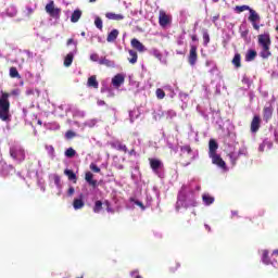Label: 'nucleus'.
<instances>
[{
  "label": "nucleus",
  "instance_id": "nucleus-2",
  "mask_svg": "<svg viewBox=\"0 0 278 278\" xmlns=\"http://www.w3.org/2000/svg\"><path fill=\"white\" fill-rule=\"evenodd\" d=\"M12 114H10V93L1 91L0 96V121L10 123Z\"/></svg>",
  "mask_w": 278,
  "mask_h": 278
},
{
  "label": "nucleus",
  "instance_id": "nucleus-16",
  "mask_svg": "<svg viewBox=\"0 0 278 278\" xmlns=\"http://www.w3.org/2000/svg\"><path fill=\"white\" fill-rule=\"evenodd\" d=\"M105 17L109 18V21H123L125 18V15L108 12L105 13Z\"/></svg>",
  "mask_w": 278,
  "mask_h": 278
},
{
  "label": "nucleus",
  "instance_id": "nucleus-13",
  "mask_svg": "<svg viewBox=\"0 0 278 278\" xmlns=\"http://www.w3.org/2000/svg\"><path fill=\"white\" fill-rule=\"evenodd\" d=\"M112 84H113V86H115L116 88H121V86H123V84H125V76H123L122 74H116V75L112 78Z\"/></svg>",
  "mask_w": 278,
  "mask_h": 278
},
{
  "label": "nucleus",
  "instance_id": "nucleus-28",
  "mask_svg": "<svg viewBox=\"0 0 278 278\" xmlns=\"http://www.w3.org/2000/svg\"><path fill=\"white\" fill-rule=\"evenodd\" d=\"M202 201L206 205H212V203H214V197L210 195V193H204L202 195Z\"/></svg>",
  "mask_w": 278,
  "mask_h": 278
},
{
  "label": "nucleus",
  "instance_id": "nucleus-15",
  "mask_svg": "<svg viewBox=\"0 0 278 278\" xmlns=\"http://www.w3.org/2000/svg\"><path fill=\"white\" fill-rule=\"evenodd\" d=\"M216 151H218V142H216L214 139H211L208 141V155L217 154Z\"/></svg>",
  "mask_w": 278,
  "mask_h": 278
},
{
  "label": "nucleus",
  "instance_id": "nucleus-45",
  "mask_svg": "<svg viewBox=\"0 0 278 278\" xmlns=\"http://www.w3.org/2000/svg\"><path fill=\"white\" fill-rule=\"evenodd\" d=\"M31 14H34V9L27 7L26 11H25V15L28 16V18H29V16H31Z\"/></svg>",
  "mask_w": 278,
  "mask_h": 278
},
{
  "label": "nucleus",
  "instance_id": "nucleus-42",
  "mask_svg": "<svg viewBox=\"0 0 278 278\" xmlns=\"http://www.w3.org/2000/svg\"><path fill=\"white\" fill-rule=\"evenodd\" d=\"M75 136H77V134H75L73 130H67L65 134V138H67V140L75 138Z\"/></svg>",
  "mask_w": 278,
  "mask_h": 278
},
{
  "label": "nucleus",
  "instance_id": "nucleus-54",
  "mask_svg": "<svg viewBox=\"0 0 278 278\" xmlns=\"http://www.w3.org/2000/svg\"><path fill=\"white\" fill-rule=\"evenodd\" d=\"M231 214H232V217L238 216V211H232Z\"/></svg>",
  "mask_w": 278,
  "mask_h": 278
},
{
  "label": "nucleus",
  "instance_id": "nucleus-39",
  "mask_svg": "<svg viewBox=\"0 0 278 278\" xmlns=\"http://www.w3.org/2000/svg\"><path fill=\"white\" fill-rule=\"evenodd\" d=\"M180 151L190 155V153H192V148L190 146H182L180 147Z\"/></svg>",
  "mask_w": 278,
  "mask_h": 278
},
{
  "label": "nucleus",
  "instance_id": "nucleus-20",
  "mask_svg": "<svg viewBox=\"0 0 278 278\" xmlns=\"http://www.w3.org/2000/svg\"><path fill=\"white\" fill-rule=\"evenodd\" d=\"M84 194H80L79 199H74L73 201V207L74 210H81L84 207Z\"/></svg>",
  "mask_w": 278,
  "mask_h": 278
},
{
  "label": "nucleus",
  "instance_id": "nucleus-55",
  "mask_svg": "<svg viewBox=\"0 0 278 278\" xmlns=\"http://www.w3.org/2000/svg\"><path fill=\"white\" fill-rule=\"evenodd\" d=\"M124 168H125V166L118 165V170H123Z\"/></svg>",
  "mask_w": 278,
  "mask_h": 278
},
{
  "label": "nucleus",
  "instance_id": "nucleus-18",
  "mask_svg": "<svg viewBox=\"0 0 278 278\" xmlns=\"http://www.w3.org/2000/svg\"><path fill=\"white\" fill-rule=\"evenodd\" d=\"M118 29L114 28L112 31L108 34L106 41L108 42H116V38H118Z\"/></svg>",
  "mask_w": 278,
  "mask_h": 278
},
{
  "label": "nucleus",
  "instance_id": "nucleus-8",
  "mask_svg": "<svg viewBox=\"0 0 278 278\" xmlns=\"http://www.w3.org/2000/svg\"><path fill=\"white\" fill-rule=\"evenodd\" d=\"M199 58V54L197 53V46H191L188 56V62L190 66H194L197 64V60Z\"/></svg>",
  "mask_w": 278,
  "mask_h": 278
},
{
  "label": "nucleus",
  "instance_id": "nucleus-35",
  "mask_svg": "<svg viewBox=\"0 0 278 278\" xmlns=\"http://www.w3.org/2000/svg\"><path fill=\"white\" fill-rule=\"evenodd\" d=\"M94 25L97 29H100V31H103V20H101V17L97 16L94 18Z\"/></svg>",
  "mask_w": 278,
  "mask_h": 278
},
{
  "label": "nucleus",
  "instance_id": "nucleus-59",
  "mask_svg": "<svg viewBox=\"0 0 278 278\" xmlns=\"http://www.w3.org/2000/svg\"><path fill=\"white\" fill-rule=\"evenodd\" d=\"M205 228H206L208 231H210V229H211L208 225H205Z\"/></svg>",
  "mask_w": 278,
  "mask_h": 278
},
{
  "label": "nucleus",
  "instance_id": "nucleus-57",
  "mask_svg": "<svg viewBox=\"0 0 278 278\" xmlns=\"http://www.w3.org/2000/svg\"><path fill=\"white\" fill-rule=\"evenodd\" d=\"M192 206H193V207L197 206V202H195V201L192 202Z\"/></svg>",
  "mask_w": 278,
  "mask_h": 278
},
{
  "label": "nucleus",
  "instance_id": "nucleus-40",
  "mask_svg": "<svg viewBox=\"0 0 278 278\" xmlns=\"http://www.w3.org/2000/svg\"><path fill=\"white\" fill-rule=\"evenodd\" d=\"M89 168H90V170H92V173H101V168L99 166H97V164H94V163H91L89 165Z\"/></svg>",
  "mask_w": 278,
  "mask_h": 278
},
{
  "label": "nucleus",
  "instance_id": "nucleus-24",
  "mask_svg": "<svg viewBox=\"0 0 278 278\" xmlns=\"http://www.w3.org/2000/svg\"><path fill=\"white\" fill-rule=\"evenodd\" d=\"M79 18H81V10L77 9L72 13L71 22L78 23Z\"/></svg>",
  "mask_w": 278,
  "mask_h": 278
},
{
  "label": "nucleus",
  "instance_id": "nucleus-6",
  "mask_svg": "<svg viewBox=\"0 0 278 278\" xmlns=\"http://www.w3.org/2000/svg\"><path fill=\"white\" fill-rule=\"evenodd\" d=\"M46 12L53 18H58V16H60V9H55V4L53 1H50L46 5Z\"/></svg>",
  "mask_w": 278,
  "mask_h": 278
},
{
  "label": "nucleus",
  "instance_id": "nucleus-23",
  "mask_svg": "<svg viewBox=\"0 0 278 278\" xmlns=\"http://www.w3.org/2000/svg\"><path fill=\"white\" fill-rule=\"evenodd\" d=\"M75 55L73 54V52H70L65 58H64V66L66 68H68L72 64H73V60H74Z\"/></svg>",
  "mask_w": 278,
  "mask_h": 278
},
{
  "label": "nucleus",
  "instance_id": "nucleus-14",
  "mask_svg": "<svg viewBox=\"0 0 278 278\" xmlns=\"http://www.w3.org/2000/svg\"><path fill=\"white\" fill-rule=\"evenodd\" d=\"M100 66H106V68H114L116 66V63L108 58H101L99 60Z\"/></svg>",
  "mask_w": 278,
  "mask_h": 278
},
{
  "label": "nucleus",
  "instance_id": "nucleus-32",
  "mask_svg": "<svg viewBox=\"0 0 278 278\" xmlns=\"http://www.w3.org/2000/svg\"><path fill=\"white\" fill-rule=\"evenodd\" d=\"M181 264H179V262H172L169 264V273H177V270H179Z\"/></svg>",
  "mask_w": 278,
  "mask_h": 278
},
{
  "label": "nucleus",
  "instance_id": "nucleus-56",
  "mask_svg": "<svg viewBox=\"0 0 278 278\" xmlns=\"http://www.w3.org/2000/svg\"><path fill=\"white\" fill-rule=\"evenodd\" d=\"M274 255H278V250H274Z\"/></svg>",
  "mask_w": 278,
  "mask_h": 278
},
{
  "label": "nucleus",
  "instance_id": "nucleus-25",
  "mask_svg": "<svg viewBox=\"0 0 278 278\" xmlns=\"http://www.w3.org/2000/svg\"><path fill=\"white\" fill-rule=\"evenodd\" d=\"M249 21L250 23H257V21H260V14H257L253 9H250Z\"/></svg>",
  "mask_w": 278,
  "mask_h": 278
},
{
  "label": "nucleus",
  "instance_id": "nucleus-12",
  "mask_svg": "<svg viewBox=\"0 0 278 278\" xmlns=\"http://www.w3.org/2000/svg\"><path fill=\"white\" fill-rule=\"evenodd\" d=\"M85 181L91 186V188H97L98 181L94 180V174L91 172H86L85 174Z\"/></svg>",
  "mask_w": 278,
  "mask_h": 278
},
{
  "label": "nucleus",
  "instance_id": "nucleus-7",
  "mask_svg": "<svg viewBox=\"0 0 278 278\" xmlns=\"http://www.w3.org/2000/svg\"><path fill=\"white\" fill-rule=\"evenodd\" d=\"M210 157L212 159V162L213 164H215V166H218L224 170L227 168V163H225V161L223 160V157L219 156V154H211Z\"/></svg>",
  "mask_w": 278,
  "mask_h": 278
},
{
  "label": "nucleus",
  "instance_id": "nucleus-21",
  "mask_svg": "<svg viewBox=\"0 0 278 278\" xmlns=\"http://www.w3.org/2000/svg\"><path fill=\"white\" fill-rule=\"evenodd\" d=\"M64 175H66L70 181L77 184V175L75 174V172H73V169H65Z\"/></svg>",
  "mask_w": 278,
  "mask_h": 278
},
{
  "label": "nucleus",
  "instance_id": "nucleus-43",
  "mask_svg": "<svg viewBox=\"0 0 278 278\" xmlns=\"http://www.w3.org/2000/svg\"><path fill=\"white\" fill-rule=\"evenodd\" d=\"M135 203V205H138V207H141V210H146L144 204L141 201L134 200V198L130 199Z\"/></svg>",
  "mask_w": 278,
  "mask_h": 278
},
{
  "label": "nucleus",
  "instance_id": "nucleus-60",
  "mask_svg": "<svg viewBox=\"0 0 278 278\" xmlns=\"http://www.w3.org/2000/svg\"><path fill=\"white\" fill-rule=\"evenodd\" d=\"M214 3H218L220 0H212Z\"/></svg>",
  "mask_w": 278,
  "mask_h": 278
},
{
  "label": "nucleus",
  "instance_id": "nucleus-33",
  "mask_svg": "<svg viewBox=\"0 0 278 278\" xmlns=\"http://www.w3.org/2000/svg\"><path fill=\"white\" fill-rule=\"evenodd\" d=\"M10 77L13 79H21V74H18V70H16V67L10 68Z\"/></svg>",
  "mask_w": 278,
  "mask_h": 278
},
{
  "label": "nucleus",
  "instance_id": "nucleus-48",
  "mask_svg": "<svg viewBox=\"0 0 278 278\" xmlns=\"http://www.w3.org/2000/svg\"><path fill=\"white\" fill-rule=\"evenodd\" d=\"M67 194H68V197H73L75 194V188L70 187L68 190H67Z\"/></svg>",
  "mask_w": 278,
  "mask_h": 278
},
{
  "label": "nucleus",
  "instance_id": "nucleus-29",
  "mask_svg": "<svg viewBox=\"0 0 278 278\" xmlns=\"http://www.w3.org/2000/svg\"><path fill=\"white\" fill-rule=\"evenodd\" d=\"M112 147H113L114 149H117V151H123V153H127V151H128V150H127V146L121 143L119 141L113 143Z\"/></svg>",
  "mask_w": 278,
  "mask_h": 278
},
{
  "label": "nucleus",
  "instance_id": "nucleus-19",
  "mask_svg": "<svg viewBox=\"0 0 278 278\" xmlns=\"http://www.w3.org/2000/svg\"><path fill=\"white\" fill-rule=\"evenodd\" d=\"M257 58V51L250 49L245 53V62H253Z\"/></svg>",
  "mask_w": 278,
  "mask_h": 278
},
{
  "label": "nucleus",
  "instance_id": "nucleus-37",
  "mask_svg": "<svg viewBox=\"0 0 278 278\" xmlns=\"http://www.w3.org/2000/svg\"><path fill=\"white\" fill-rule=\"evenodd\" d=\"M152 55H153L154 58H156V60H159L160 62H162L163 55H162V52H160V50H157V49L152 50Z\"/></svg>",
  "mask_w": 278,
  "mask_h": 278
},
{
  "label": "nucleus",
  "instance_id": "nucleus-30",
  "mask_svg": "<svg viewBox=\"0 0 278 278\" xmlns=\"http://www.w3.org/2000/svg\"><path fill=\"white\" fill-rule=\"evenodd\" d=\"M250 10H251V7H249V5H247V4L237 5V7L235 8V11H236L237 14H241V12H247V11L250 12Z\"/></svg>",
  "mask_w": 278,
  "mask_h": 278
},
{
  "label": "nucleus",
  "instance_id": "nucleus-53",
  "mask_svg": "<svg viewBox=\"0 0 278 278\" xmlns=\"http://www.w3.org/2000/svg\"><path fill=\"white\" fill-rule=\"evenodd\" d=\"M128 155H136V150H135V149L130 150V151L128 152Z\"/></svg>",
  "mask_w": 278,
  "mask_h": 278
},
{
  "label": "nucleus",
  "instance_id": "nucleus-46",
  "mask_svg": "<svg viewBox=\"0 0 278 278\" xmlns=\"http://www.w3.org/2000/svg\"><path fill=\"white\" fill-rule=\"evenodd\" d=\"M138 269H135L132 271H130V276L135 277V278H142V276L138 275Z\"/></svg>",
  "mask_w": 278,
  "mask_h": 278
},
{
  "label": "nucleus",
  "instance_id": "nucleus-50",
  "mask_svg": "<svg viewBox=\"0 0 278 278\" xmlns=\"http://www.w3.org/2000/svg\"><path fill=\"white\" fill-rule=\"evenodd\" d=\"M252 25L253 28L256 29V31L260 30V25H257V22L252 23Z\"/></svg>",
  "mask_w": 278,
  "mask_h": 278
},
{
  "label": "nucleus",
  "instance_id": "nucleus-31",
  "mask_svg": "<svg viewBox=\"0 0 278 278\" xmlns=\"http://www.w3.org/2000/svg\"><path fill=\"white\" fill-rule=\"evenodd\" d=\"M102 210H103V202H101V200L96 201L93 206L94 214H99Z\"/></svg>",
  "mask_w": 278,
  "mask_h": 278
},
{
  "label": "nucleus",
  "instance_id": "nucleus-36",
  "mask_svg": "<svg viewBox=\"0 0 278 278\" xmlns=\"http://www.w3.org/2000/svg\"><path fill=\"white\" fill-rule=\"evenodd\" d=\"M262 260H263V264H266V265L270 264V258L268 257V251L266 250L263 251Z\"/></svg>",
  "mask_w": 278,
  "mask_h": 278
},
{
  "label": "nucleus",
  "instance_id": "nucleus-47",
  "mask_svg": "<svg viewBox=\"0 0 278 278\" xmlns=\"http://www.w3.org/2000/svg\"><path fill=\"white\" fill-rule=\"evenodd\" d=\"M66 45H67V47H71V45H75L77 47V41H75V39H73V38H70V39H67Z\"/></svg>",
  "mask_w": 278,
  "mask_h": 278
},
{
  "label": "nucleus",
  "instance_id": "nucleus-11",
  "mask_svg": "<svg viewBox=\"0 0 278 278\" xmlns=\"http://www.w3.org/2000/svg\"><path fill=\"white\" fill-rule=\"evenodd\" d=\"M273 105H268V106H264L263 109V121H265V123H268V121H270V118H273Z\"/></svg>",
  "mask_w": 278,
  "mask_h": 278
},
{
  "label": "nucleus",
  "instance_id": "nucleus-61",
  "mask_svg": "<svg viewBox=\"0 0 278 278\" xmlns=\"http://www.w3.org/2000/svg\"><path fill=\"white\" fill-rule=\"evenodd\" d=\"M97 0H89L90 3H94Z\"/></svg>",
  "mask_w": 278,
  "mask_h": 278
},
{
  "label": "nucleus",
  "instance_id": "nucleus-10",
  "mask_svg": "<svg viewBox=\"0 0 278 278\" xmlns=\"http://www.w3.org/2000/svg\"><path fill=\"white\" fill-rule=\"evenodd\" d=\"M130 45L132 49H136L137 51H139V53H144V51H147V48H144V45L136 38L131 39Z\"/></svg>",
  "mask_w": 278,
  "mask_h": 278
},
{
  "label": "nucleus",
  "instance_id": "nucleus-22",
  "mask_svg": "<svg viewBox=\"0 0 278 278\" xmlns=\"http://www.w3.org/2000/svg\"><path fill=\"white\" fill-rule=\"evenodd\" d=\"M232 64L236 68H240L242 66V55H240V53L235 54Z\"/></svg>",
  "mask_w": 278,
  "mask_h": 278
},
{
  "label": "nucleus",
  "instance_id": "nucleus-41",
  "mask_svg": "<svg viewBox=\"0 0 278 278\" xmlns=\"http://www.w3.org/2000/svg\"><path fill=\"white\" fill-rule=\"evenodd\" d=\"M156 97L157 99H164V97H166V92H164L163 89L159 88L156 89Z\"/></svg>",
  "mask_w": 278,
  "mask_h": 278
},
{
  "label": "nucleus",
  "instance_id": "nucleus-5",
  "mask_svg": "<svg viewBox=\"0 0 278 278\" xmlns=\"http://www.w3.org/2000/svg\"><path fill=\"white\" fill-rule=\"evenodd\" d=\"M262 127V117L260 115H254L250 125V131L252 134H257Z\"/></svg>",
  "mask_w": 278,
  "mask_h": 278
},
{
  "label": "nucleus",
  "instance_id": "nucleus-26",
  "mask_svg": "<svg viewBox=\"0 0 278 278\" xmlns=\"http://www.w3.org/2000/svg\"><path fill=\"white\" fill-rule=\"evenodd\" d=\"M129 56L128 61L130 64H136V62H138V52H136L135 50H129L128 51Z\"/></svg>",
  "mask_w": 278,
  "mask_h": 278
},
{
  "label": "nucleus",
  "instance_id": "nucleus-62",
  "mask_svg": "<svg viewBox=\"0 0 278 278\" xmlns=\"http://www.w3.org/2000/svg\"><path fill=\"white\" fill-rule=\"evenodd\" d=\"M205 64H206V66H210V61H206V63H205Z\"/></svg>",
  "mask_w": 278,
  "mask_h": 278
},
{
  "label": "nucleus",
  "instance_id": "nucleus-51",
  "mask_svg": "<svg viewBox=\"0 0 278 278\" xmlns=\"http://www.w3.org/2000/svg\"><path fill=\"white\" fill-rule=\"evenodd\" d=\"M54 184H56V186L60 184V176L54 177Z\"/></svg>",
  "mask_w": 278,
  "mask_h": 278
},
{
  "label": "nucleus",
  "instance_id": "nucleus-17",
  "mask_svg": "<svg viewBox=\"0 0 278 278\" xmlns=\"http://www.w3.org/2000/svg\"><path fill=\"white\" fill-rule=\"evenodd\" d=\"M88 88L99 89V80H97V76H90L87 80Z\"/></svg>",
  "mask_w": 278,
  "mask_h": 278
},
{
  "label": "nucleus",
  "instance_id": "nucleus-52",
  "mask_svg": "<svg viewBox=\"0 0 278 278\" xmlns=\"http://www.w3.org/2000/svg\"><path fill=\"white\" fill-rule=\"evenodd\" d=\"M191 40H192L193 42H197V40H199V37H197V35H192V36H191Z\"/></svg>",
  "mask_w": 278,
  "mask_h": 278
},
{
  "label": "nucleus",
  "instance_id": "nucleus-1",
  "mask_svg": "<svg viewBox=\"0 0 278 278\" xmlns=\"http://www.w3.org/2000/svg\"><path fill=\"white\" fill-rule=\"evenodd\" d=\"M273 45V41L270 40V34L265 33L258 35V47L261 48V51L258 53L260 58L263 60H268L273 55V52H270V46Z\"/></svg>",
  "mask_w": 278,
  "mask_h": 278
},
{
  "label": "nucleus",
  "instance_id": "nucleus-64",
  "mask_svg": "<svg viewBox=\"0 0 278 278\" xmlns=\"http://www.w3.org/2000/svg\"><path fill=\"white\" fill-rule=\"evenodd\" d=\"M276 31H278V25L276 26Z\"/></svg>",
  "mask_w": 278,
  "mask_h": 278
},
{
  "label": "nucleus",
  "instance_id": "nucleus-9",
  "mask_svg": "<svg viewBox=\"0 0 278 278\" xmlns=\"http://www.w3.org/2000/svg\"><path fill=\"white\" fill-rule=\"evenodd\" d=\"M149 162H150V168L153 170V173H157V170H160V168L164 166L162 161L157 159H149Z\"/></svg>",
  "mask_w": 278,
  "mask_h": 278
},
{
  "label": "nucleus",
  "instance_id": "nucleus-49",
  "mask_svg": "<svg viewBox=\"0 0 278 278\" xmlns=\"http://www.w3.org/2000/svg\"><path fill=\"white\" fill-rule=\"evenodd\" d=\"M106 212H111V214H114V210H112V207H110V202H106Z\"/></svg>",
  "mask_w": 278,
  "mask_h": 278
},
{
  "label": "nucleus",
  "instance_id": "nucleus-44",
  "mask_svg": "<svg viewBox=\"0 0 278 278\" xmlns=\"http://www.w3.org/2000/svg\"><path fill=\"white\" fill-rule=\"evenodd\" d=\"M90 60L91 62H99V54L97 53L90 54Z\"/></svg>",
  "mask_w": 278,
  "mask_h": 278
},
{
  "label": "nucleus",
  "instance_id": "nucleus-58",
  "mask_svg": "<svg viewBox=\"0 0 278 278\" xmlns=\"http://www.w3.org/2000/svg\"><path fill=\"white\" fill-rule=\"evenodd\" d=\"M249 34V31L242 33L241 36H247Z\"/></svg>",
  "mask_w": 278,
  "mask_h": 278
},
{
  "label": "nucleus",
  "instance_id": "nucleus-4",
  "mask_svg": "<svg viewBox=\"0 0 278 278\" xmlns=\"http://www.w3.org/2000/svg\"><path fill=\"white\" fill-rule=\"evenodd\" d=\"M173 23V16L168 15L166 11L160 10L159 12V25L161 27H168Z\"/></svg>",
  "mask_w": 278,
  "mask_h": 278
},
{
  "label": "nucleus",
  "instance_id": "nucleus-34",
  "mask_svg": "<svg viewBox=\"0 0 278 278\" xmlns=\"http://www.w3.org/2000/svg\"><path fill=\"white\" fill-rule=\"evenodd\" d=\"M65 157H70V159H73L75 157V155H77V151H75V149L73 148H68L66 151H65Z\"/></svg>",
  "mask_w": 278,
  "mask_h": 278
},
{
  "label": "nucleus",
  "instance_id": "nucleus-3",
  "mask_svg": "<svg viewBox=\"0 0 278 278\" xmlns=\"http://www.w3.org/2000/svg\"><path fill=\"white\" fill-rule=\"evenodd\" d=\"M10 157L14 160V162H17L18 164H22V162H25V148L23 146L15 143L12 144L9 149Z\"/></svg>",
  "mask_w": 278,
  "mask_h": 278
},
{
  "label": "nucleus",
  "instance_id": "nucleus-38",
  "mask_svg": "<svg viewBox=\"0 0 278 278\" xmlns=\"http://www.w3.org/2000/svg\"><path fill=\"white\" fill-rule=\"evenodd\" d=\"M203 42L204 47H207V45H210V34L206 30L203 31Z\"/></svg>",
  "mask_w": 278,
  "mask_h": 278
},
{
  "label": "nucleus",
  "instance_id": "nucleus-27",
  "mask_svg": "<svg viewBox=\"0 0 278 278\" xmlns=\"http://www.w3.org/2000/svg\"><path fill=\"white\" fill-rule=\"evenodd\" d=\"M240 155H242V150H239L238 155H236V153H233V152H230L228 154L232 166H236V163L238 162V157H240Z\"/></svg>",
  "mask_w": 278,
  "mask_h": 278
},
{
  "label": "nucleus",
  "instance_id": "nucleus-63",
  "mask_svg": "<svg viewBox=\"0 0 278 278\" xmlns=\"http://www.w3.org/2000/svg\"><path fill=\"white\" fill-rule=\"evenodd\" d=\"M81 36H86V33L83 31V33H81Z\"/></svg>",
  "mask_w": 278,
  "mask_h": 278
}]
</instances>
